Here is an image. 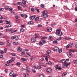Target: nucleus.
<instances>
[{
  "mask_svg": "<svg viewBox=\"0 0 77 77\" xmlns=\"http://www.w3.org/2000/svg\"><path fill=\"white\" fill-rule=\"evenodd\" d=\"M58 50H59V48H58L57 47L54 48L53 49V50L54 51H56V52H57V51H58Z\"/></svg>",
  "mask_w": 77,
  "mask_h": 77,
  "instance_id": "nucleus-8",
  "label": "nucleus"
},
{
  "mask_svg": "<svg viewBox=\"0 0 77 77\" xmlns=\"http://www.w3.org/2000/svg\"><path fill=\"white\" fill-rule=\"evenodd\" d=\"M25 77H29V75L28 73H26Z\"/></svg>",
  "mask_w": 77,
  "mask_h": 77,
  "instance_id": "nucleus-51",
  "label": "nucleus"
},
{
  "mask_svg": "<svg viewBox=\"0 0 77 77\" xmlns=\"http://www.w3.org/2000/svg\"><path fill=\"white\" fill-rule=\"evenodd\" d=\"M43 16L44 18H47V17H48V15L47 14H44L41 15V17H42Z\"/></svg>",
  "mask_w": 77,
  "mask_h": 77,
  "instance_id": "nucleus-10",
  "label": "nucleus"
},
{
  "mask_svg": "<svg viewBox=\"0 0 77 77\" xmlns=\"http://www.w3.org/2000/svg\"><path fill=\"white\" fill-rule=\"evenodd\" d=\"M70 64H71V63H64L63 65V66L64 68H66H66H67V67H68V65H69Z\"/></svg>",
  "mask_w": 77,
  "mask_h": 77,
  "instance_id": "nucleus-4",
  "label": "nucleus"
},
{
  "mask_svg": "<svg viewBox=\"0 0 77 77\" xmlns=\"http://www.w3.org/2000/svg\"><path fill=\"white\" fill-rule=\"evenodd\" d=\"M32 71L33 72H36V70L35 69H33L32 70Z\"/></svg>",
  "mask_w": 77,
  "mask_h": 77,
  "instance_id": "nucleus-63",
  "label": "nucleus"
},
{
  "mask_svg": "<svg viewBox=\"0 0 77 77\" xmlns=\"http://www.w3.org/2000/svg\"><path fill=\"white\" fill-rule=\"evenodd\" d=\"M58 65H57L55 66V69H58Z\"/></svg>",
  "mask_w": 77,
  "mask_h": 77,
  "instance_id": "nucleus-40",
  "label": "nucleus"
},
{
  "mask_svg": "<svg viewBox=\"0 0 77 77\" xmlns=\"http://www.w3.org/2000/svg\"><path fill=\"white\" fill-rule=\"evenodd\" d=\"M15 40H17V39H18V37L17 36H15Z\"/></svg>",
  "mask_w": 77,
  "mask_h": 77,
  "instance_id": "nucleus-33",
  "label": "nucleus"
},
{
  "mask_svg": "<svg viewBox=\"0 0 77 77\" xmlns=\"http://www.w3.org/2000/svg\"><path fill=\"white\" fill-rule=\"evenodd\" d=\"M17 75H17V74H14L12 75V76L13 77H17Z\"/></svg>",
  "mask_w": 77,
  "mask_h": 77,
  "instance_id": "nucleus-32",
  "label": "nucleus"
},
{
  "mask_svg": "<svg viewBox=\"0 0 77 77\" xmlns=\"http://www.w3.org/2000/svg\"><path fill=\"white\" fill-rule=\"evenodd\" d=\"M13 45H17V44H18V43L17 42H13Z\"/></svg>",
  "mask_w": 77,
  "mask_h": 77,
  "instance_id": "nucleus-19",
  "label": "nucleus"
},
{
  "mask_svg": "<svg viewBox=\"0 0 77 77\" xmlns=\"http://www.w3.org/2000/svg\"><path fill=\"white\" fill-rule=\"evenodd\" d=\"M63 38L64 39H66V40H67V41H68L69 40V39H71V38H69L66 36H64Z\"/></svg>",
  "mask_w": 77,
  "mask_h": 77,
  "instance_id": "nucleus-6",
  "label": "nucleus"
},
{
  "mask_svg": "<svg viewBox=\"0 0 77 77\" xmlns=\"http://www.w3.org/2000/svg\"><path fill=\"white\" fill-rule=\"evenodd\" d=\"M13 74H14V72H13V71L9 73V75L11 76V75L12 76Z\"/></svg>",
  "mask_w": 77,
  "mask_h": 77,
  "instance_id": "nucleus-20",
  "label": "nucleus"
},
{
  "mask_svg": "<svg viewBox=\"0 0 77 77\" xmlns=\"http://www.w3.org/2000/svg\"><path fill=\"white\" fill-rule=\"evenodd\" d=\"M63 38V37H60L59 38H58L57 40H58V41H60V40H61V39H62Z\"/></svg>",
  "mask_w": 77,
  "mask_h": 77,
  "instance_id": "nucleus-37",
  "label": "nucleus"
},
{
  "mask_svg": "<svg viewBox=\"0 0 77 77\" xmlns=\"http://www.w3.org/2000/svg\"><path fill=\"white\" fill-rule=\"evenodd\" d=\"M9 32L11 34H12V33H14V30H13V29H10Z\"/></svg>",
  "mask_w": 77,
  "mask_h": 77,
  "instance_id": "nucleus-12",
  "label": "nucleus"
},
{
  "mask_svg": "<svg viewBox=\"0 0 77 77\" xmlns=\"http://www.w3.org/2000/svg\"><path fill=\"white\" fill-rule=\"evenodd\" d=\"M27 54L28 56H31V54L30 53V52L28 53Z\"/></svg>",
  "mask_w": 77,
  "mask_h": 77,
  "instance_id": "nucleus-43",
  "label": "nucleus"
},
{
  "mask_svg": "<svg viewBox=\"0 0 77 77\" xmlns=\"http://www.w3.org/2000/svg\"><path fill=\"white\" fill-rule=\"evenodd\" d=\"M48 65H51V61H49V62L48 63Z\"/></svg>",
  "mask_w": 77,
  "mask_h": 77,
  "instance_id": "nucleus-62",
  "label": "nucleus"
},
{
  "mask_svg": "<svg viewBox=\"0 0 77 77\" xmlns=\"http://www.w3.org/2000/svg\"><path fill=\"white\" fill-rule=\"evenodd\" d=\"M5 65L7 66H9V64L8 62H7L5 63Z\"/></svg>",
  "mask_w": 77,
  "mask_h": 77,
  "instance_id": "nucleus-22",
  "label": "nucleus"
},
{
  "mask_svg": "<svg viewBox=\"0 0 77 77\" xmlns=\"http://www.w3.org/2000/svg\"><path fill=\"white\" fill-rule=\"evenodd\" d=\"M74 50L73 49H69V51L68 52L66 53V54L69 57L71 58V57H72V56H73L72 52H74Z\"/></svg>",
  "mask_w": 77,
  "mask_h": 77,
  "instance_id": "nucleus-1",
  "label": "nucleus"
},
{
  "mask_svg": "<svg viewBox=\"0 0 77 77\" xmlns=\"http://www.w3.org/2000/svg\"><path fill=\"white\" fill-rule=\"evenodd\" d=\"M58 51L59 53H61L62 51V49H60Z\"/></svg>",
  "mask_w": 77,
  "mask_h": 77,
  "instance_id": "nucleus-35",
  "label": "nucleus"
},
{
  "mask_svg": "<svg viewBox=\"0 0 77 77\" xmlns=\"http://www.w3.org/2000/svg\"><path fill=\"white\" fill-rule=\"evenodd\" d=\"M42 67L41 66H37V69H41Z\"/></svg>",
  "mask_w": 77,
  "mask_h": 77,
  "instance_id": "nucleus-54",
  "label": "nucleus"
},
{
  "mask_svg": "<svg viewBox=\"0 0 77 77\" xmlns=\"http://www.w3.org/2000/svg\"><path fill=\"white\" fill-rule=\"evenodd\" d=\"M20 30L21 32H23L24 31V29H23V28H21L20 29Z\"/></svg>",
  "mask_w": 77,
  "mask_h": 77,
  "instance_id": "nucleus-27",
  "label": "nucleus"
},
{
  "mask_svg": "<svg viewBox=\"0 0 77 77\" xmlns=\"http://www.w3.org/2000/svg\"><path fill=\"white\" fill-rule=\"evenodd\" d=\"M21 54H22V55H24V54H25V51H23L22 52Z\"/></svg>",
  "mask_w": 77,
  "mask_h": 77,
  "instance_id": "nucleus-47",
  "label": "nucleus"
},
{
  "mask_svg": "<svg viewBox=\"0 0 77 77\" xmlns=\"http://www.w3.org/2000/svg\"><path fill=\"white\" fill-rule=\"evenodd\" d=\"M8 9H9V7H5V10H7Z\"/></svg>",
  "mask_w": 77,
  "mask_h": 77,
  "instance_id": "nucleus-46",
  "label": "nucleus"
},
{
  "mask_svg": "<svg viewBox=\"0 0 77 77\" xmlns=\"http://www.w3.org/2000/svg\"><path fill=\"white\" fill-rule=\"evenodd\" d=\"M35 16H32L30 17V18L31 19V20H33L35 18Z\"/></svg>",
  "mask_w": 77,
  "mask_h": 77,
  "instance_id": "nucleus-17",
  "label": "nucleus"
},
{
  "mask_svg": "<svg viewBox=\"0 0 77 77\" xmlns=\"http://www.w3.org/2000/svg\"><path fill=\"white\" fill-rule=\"evenodd\" d=\"M38 45L41 47L43 45V43H42V42L40 41L38 43Z\"/></svg>",
  "mask_w": 77,
  "mask_h": 77,
  "instance_id": "nucleus-16",
  "label": "nucleus"
},
{
  "mask_svg": "<svg viewBox=\"0 0 77 77\" xmlns=\"http://www.w3.org/2000/svg\"><path fill=\"white\" fill-rule=\"evenodd\" d=\"M26 69L27 70V72H30V71L29 70V67H26Z\"/></svg>",
  "mask_w": 77,
  "mask_h": 77,
  "instance_id": "nucleus-34",
  "label": "nucleus"
},
{
  "mask_svg": "<svg viewBox=\"0 0 77 77\" xmlns=\"http://www.w3.org/2000/svg\"><path fill=\"white\" fill-rule=\"evenodd\" d=\"M33 68H34L35 69H38L37 66H33Z\"/></svg>",
  "mask_w": 77,
  "mask_h": 77,
  "instance_id": "nucleus-45",
  "label": "nucleus"
},
{
  "mask_svg": "<svg viewBox=\"0 0 77 77\" xmlns=\"http://www.w3.org/2000/svg\"><path fill=\"white\" fill-rule=\"evenodd\" d=\"M56 25V23H52L51 24V26H52V27H54V26H55V25Z\"/></svg>",
  "mask_w": 77,
  "mask_h": 77,
  "instance_id": "nucleus-21",
  "label": "nucleus"
},
{
  "mask_svg": "<svg viewBox=\"0 0 77 77\" xmlns=\"http://www.w3.org/2000/svg\"><path fill=\"white\" fill-rule=\"evenodd\" d=\"M39 77H44V75L43 74H41L39 75Z\"/></svg>",
  "mask_w": 77,
  "mask_h": 77,
  "instance_id": "nucleus-44",
  "label": "nucleus"
},
{
  "mask_svg": "<svg viewBox=\"0 0 77 77\" xmlns=\"http://www.w3.org/2000/svg\"><path fill=\"white\" fill-rule=\"evenodd\" d=\"M47 53L48 54H50L51 53V51L50 50H48L47 51Z\"/></svg>",
  "mask_w": 77,
  "mask_h": 77,
  "instance_id": "nucleus-29",
  "label": "nucleus"
},
{
  "mask_svg": "<svg viewBox=\"0 0 77 77\" xmlns=\"http://www.w3.org/2000/svg\"><path fill=\"white\" fill-rule=\"evenodd\" d=\"M5 23H6V24H11L12 22L11 21H8V20H6L5 21Z\"/></svg>",
  "mask_w": 77,
  "mask_h": 77,
  "instance_id": "nucleus-13",
  "label": "nucleus"
},
{
  "mask_svg": "<svg viewBox=\"0 0 77 77\" xmlns=\"http://www.w3.org/2000/svg\"><path fill=\"white\" fill-rule=\"evenodd\" d=\"M60 62L62 63H65L66 62V60L65 59L62 60H60Z\"/></svg>",
  "mask_w": 77,
  "mask_h": 77,
  "instance_id": "nucleus-15",
  "label": "nucleus"
},
{
  "mask_svg": "<svg viewBox=\"0 0 77 77\" xmlns=\"http://www.w3.org/2000/svg\"><path fill=\"white\" fill-rule=\"evenodd\" d=\"M33 24V22L32 21H30L28 22V24L32 25Z\"/></svg>",
  "mask_w": 77,
  "mask_h": 77,
  "instance_id": "nucleus-18",
  "label": "nucleus"
},
{
  "mask_svg": "<svg viewBox=\"0 0 77 77\" xmlns=\"http://www.w3.org/2000/svg\"><path fill=\"white\" fill-rule=\"evenodd\" d=\"M66 72H64L62 76V77H64L65 75H66Z\"/></svg>",
  "mask_w": 77,
  "mask_h": 77,
  "instance_id": "nucleus-26",
  "label": "nucleus"
},
{
  "mask_svg": "<svg viewBox=\"0 0 77 77\" xmlns=\"http://www.w3.org/2000/svg\"><path fill=\"white\" fill-rule=\"evenodd\" d=\"M73 63L74 64H77V60H73Z\"/></svg>",
  "mask_w": 77,
  "mask_h": 77,
  "instance_id": "nucleus-23",
  "label": "nucleus"
},
{
  "mask_svg": "<svg viewBox=\"0 0 77 77\" xmlns=\"http://www.w3.org/2000/svg\"><path fill=\"white\" fill-rule=\"evenodd\" d=\"M20 27L23 28H24L25 27V26L24 25H22L20 26Z\"/></svg>",
  "mask_w": 77,
  "mask_h": 77,
  "instance_id": "nucleus-39",
  "label": "nucleus"
},
{
  "mask_svg": "<svg viewBox=\"0 0 77 77\" xmlns=\"http://www.w3.org/2000/svg\"><path fill=\"white\" fill-rule=\"evenodd\" d=\"M44 57L45 58V60L46 61L48 60V58L50 57V56L48 54H46L44 55Z\"/></svg>",
  "mask_w": 77,
  "mask_h": 77,
  "instance_id": "nucleus-3",
  "label": "nucleus"
},
{
  "mask_svg": "<svg viewBox=\"0 0 77 77\" xmlns=\"http://www.w3.org/2000/svg\"><path fill=\"white\" fill-rule=\"evenodd\" d=\"M6 51H7V49L6 48H5L4 49V53H6Z\"/></svg>",
  "mask_w": 77,
  "mask_h": 77,
  "instance_id": "nucleus-28",
  "label": "nucleus"
},
{
  "mask_svg": "<svg viewBox=\"0 0 77 77\" xmlns=\"http://www.w3.org/2000/svg\"><path fill=\"white\" fill-rule=\"evenodd\" d=\"M47 13H48V12L46 10L43 11L42 12L43 14H47Z\"/></svg>",
  "mask_w": 77,
  "mask_h": 77,
  "instance_id": "nucleus-14",
  "label": "nucleus"
},
{
  "mask_svg": "<svg viewBox=\"0 0 77 77\" xmlns=\"http://www.w3.org/2000/svg\"><path fill=\"white\" fill-rule=\"evenodd\" d=\"M3 18V17L2 16L0 15V20H2Z\"/></svg>",
  "mask_w": 77,
  "mask_h": 77,
  "instance_id": "nucleus-58",
  "label": "nucleus"
},
{
  "mask_svg": "<svg viewBox=\"0 0 77 77\" xmlns=\"http://www.w3.org/2000/svg\"><path fill=\"white\" fill-rule=\"evenodd\" d=\"M9 11H12V10H13V8H10L9 9Z\"/></svg>",
  "mask_w": 77,
  "mask_h": 77,
  "instance_id": "nucleus-50",
  "label": "nucleus"
},
{
  "mask_svg": "<svg viewBox=\"0 0 77 77\" xmlns=\"http://www.w3.org/2000/svg\"><path fill=\"white\" fill-rule=\"evenodd\" d=\"M7 45L8 46H9V47H11V44L9 43V42H8V43H7Z\"/></svg>",
  "mask_w": 77,
  "mask_h": 77,
  "instance_id": "nucleus-38",
  "label": "nucleus"
},
{
  "mask_svg": "<svg viewBox=\"0 0 77 77\" xmlns=\"http://www.w3.org/2000/svg\"><path fill=\"white\" fill-rule=\"evenodd\" d=\"M75 11H77V7H75Z\"/></svg>",
  "mask_w": 77,
  "mask_h": 77,
  "instance_id": "nucleus-64",
  "label": "nucleus"
},
{
  "mask_svg": "<svg viewBox=\"0 0 77 77\" xmlns=\"http://www.w3.org/2000/svg\"><path fill=\"white\" fill-rule=\"evenodd\" d=\"M39 18L38 17H36L35 19V21H37L38 20Z\"/></svg>",
  "mask_w": 77,
  "mask_h": 77,
  "instance_id": "nucleus-59",
  "label": "nucleus"
},
{
  "mask_svg": "<svg viewBox=\"0 0 77 77\" xmlns=\"http://www.w3.org/2000/svg\"><path fill=\"white\" fill-rule=\"evenodd\" d=\"M12 56H15V54H14V53H12L11 54Z\"/></svg>",
  "mask_w": 77,
  "mask_h": 77,
  "instance_id": "nucleus-57",
  "label": "nucleus"
},
{
  "mask_svg": "<svg viewBox=\"0 0 77 77\" xmlns=\"http://www.w3.org/2000/svg\"><path fill=\"white\" fill-rule=\"evenodd\" d=\"M0 45H4V44L2 42H0Z\"/></svg>",
  "mask_w": 77,
  "mask_h": 77,
  "instance_id": "nucleus-60",
  "label": "nucleus"
},
{
  "mask_svg": "<svg viewBox=\"0 0 77 77\" xmlns=\"http://www.w3.org/2000/svg\"><path fill=\"white\" fill-rule=\"evenodd\" d=\"M23 7H24L25 8H26V7H27V5H26V4H25L23 5Z\"/></svg>",
  "mask_w": 77,
  "mask_h": 77,
  "instance_id": "nucleus-55",
  "label": "nucleus"
},
{
  "mask_svg": "<svg viewBox=\"0 0 77 77\" xmlns=\"http://www.w3.org/2000/svg\"><path fill=\"white\" fill-rule=\"evenodd\" d=\"M52 71V70L51 69V68H48L46 70V71L47 72H48V73H50V72H51V71Z\"/></svg>",
  "mask_w": 77,
  "mask_h": 77,
  "instance_id": "nucleus-5",
  "label": "nucleus"
},
{
  "mask_svg": "<svg viewBox=\"0 0 77 77\" xmlns=\"http://www.w3.org/2000/svg\"><path fill=\"white\" fill-rule=\"evenodd\" d=\"M70 45L69 44H68L66 46V49H68V48L69 47Z\"/></svg>",
  "mask_w": 77,
  "mask_h": 77,
  "instance_id": "nucleus-25",
  "label": "nucleus"
},
{
  "mask_svg": "<svg viewBox=\"0 0 77 77\" xmlns=\"http://www.w3.org/2000/svg\"><path fill=\"white\" fill-rule=\"evenodd\" d=\"M0 53L1 54H4V52L3 51H0Z\"/></svg>",
  "mask_w": 77,
  "mask_h": 77,
  "instance_id": "nucleus-52",
  "label": "nucleus"
},
{
  "mask_svg": "<svg viewBox=\"0 0 77 77\" xmlns=\"http://www.w3.org/2000/svg\"><path fill=\"white\" fill-rule=\"evenodd\" d=\"M35 10L37 12H39V9L36 8L35 9Z\"/></svg>",
  "mask_w": 77,
  "mask_h": 77,
  "instance_id": "nucleus-48",
  "label": "nucleus"
},
{
  "mask_svg": "<svg viewBox=\"0 0 77 77\" xmlns=\"http://www.w3.org/2000/svg\"><path fill=\"white\" fill-rule=\"evenodd\" d=\"M42 25H41V24H38V25L37 26V27H42Z\"/></svg>",
  "mask_w": 77,
  "mask_h": 77,
  "instance_id": "nucleus-36",
  "label": "nucleus"
},
{
  "mask_svg": "<svg viewBox=\"0 0 77 77\" xmlns=\"http://www.w3.org/2000/svg\"><path fill=\"white\" fill-rule=\"evenodd\" d=\"M22 3L23 4H26V1L25 0H23L22 2Z\"/></svg>",
  "mask_w": 77,
  "mask_h": 77,
  "instance_id": "nucleus-30",
  "label": "nucleus"
},
{
  "mask_svg": "<svg viewBox=\"0 0 77 77\" xmlns=\"http://www.w3.org/2000/svg\"><path fill=\"white\" fill-rule=\"evenodd\" d=\"M42 42L43 43H46V41L43 40H42Z\"/></svg>",
  "mask_w": 77,
  "mask_h": 77,
  "instance_id": "nucleus-49",
  "label": "nucleus"
},
{
  "mask_svg": "<svg viewBox=\"0 0 77 77\" xmlns=\"http://www.w3.org/2000/svg\"><path fill=\"white\" fill-rule=\"evenodd\" d=\"M36 41V39L35 37H32L31 38L32 42H35Z\"/></svg>",
  "mask_w": 77,
  "mask_h": 77,
  "instance_id": "nucleus-9",
  "label": "nucleus"
},
{
  "mask_svg": "<svg viewBox=\"0 0 77 77\" xmlns=\"http://www.w3.org/2000/svg\"><path fill=\"white\" fill-rule=\"evenodd\" d=\"M47 30L49 32H51L52 30V28L51 27H48L47 28Z\"/></svg>",
  "mask_w": 77,
  "mask_h": 77,
  "instance_id": "nucleus-7",
  "label": "nucleus"
},
{
  "mask_svg": "<svg viewBox=\"0 0 77 77\" xmlns=\"http://www.w3.org/2000/svg\"><path fill=\"white\" fill-rule=\"evenodd\" d=\"M40 38L41 39H47V37L45 36L44 37L42 36Z\"/></svg>",
  "mask_w": 77,
  "mask_h": 77,
  "instance_id": "nucleus-11",
  "label": "nucleus"
},
{
  "mask_svg": "<svg viewBox=\"0 0 77 77\" xmlns=\"http://www.w3.org/2000/svg\"><path fill=\"white\" fill-rule=\"evenodd\" d=\"M11 14L13 15H15V12L14 11H12L11 12Z\"/></svg>",
  "mask_w": 77,
  "mask_h": 77,
  "instance_id": "nucleus-31",
  "label": "nucleus"
},
{
  "mask_svg": "<svg viewBox=\"0 0 77 77\" xmlns=\"http://www.w3.org/2000/svg\"><path fill=\"white\" fill-rule=\"evenodd\" d=\"M41 8H44V4H41Z\"/></svg>",
  "mask_w": 77,
  "mask_h": 77,
  "instance_id": "nucleus-42",
  "label": "nucleus"
},
{
  "mask_svg": "<svg viewBox=\"0 0 77 77\" xmlns=\"http://www.w3.org/2000/svg\"><path fill=\"white\" fill-rule=\"evenodd\" d=\"M15 18L16 19H18V18H19V17H18V16L17 15L15 16Z\"/></svg>",
  "mask_w": 77,
  "mask_h": 77,
  "instance_id": "nucleus-53",
  "label": "nucleus"
},
{
  "mask_svg": "<svg viewBox=\"0 0 77 77\" xmlns=\"http://www.w3.org/2000/svg\"><path fill=\"white\" fill-rule=\"evenodd\" d=\"M21 59L22 61H26L27 60V59L24 58H22Z\"/></svg>",
  "mask_w": 77,
  "mask_h": 77,
  "instance_id": "nucleus-24",
  "label": "nucleus"
},
{
  "mask_svg": "<svg viewBox=\"0 0 77 77\" xmlns=\"http://www.w3.org/2000/svg\"><path fill=\"white\" fill-rule=\"evenodd\" d=\"M7 62H8V63H11V62H12V61L11 60H9Z\"/></svg>",
  "mask_w": 77,
  "mask_h": 77,
  "instance_id": "nucleus-56",
  "label": "nucleus"
},
{
  "mask_svg": "<svg viewBox=\"0 0 77 77\" xmlns=\"http://www.w3.org/2000/svg\"><path fill=\"white\" fill-rule=\"evenodd\" d=\"M61 30L60 29H57L56 30L55 34L57 35H58L59 36H61L63 34L62 32H61Z\"/></svg>",
  "mask_w": 77,
  "mask_h": 77,
  "instance_id": "nucleus-2",
  "label": "nucleus"
},
{
  "mask_svg": "<svg viewBox=\"0 0 77 77\" xmlns=\"http://www.w3.org/2000/svg\"><path fill=\"white\" fill-rule=\"evenodd\" d=\"M15 39V36H12L11 37V39Z\"/></svg>",
  "mask_w": 77,
  "mask_h": 77,
  "instance_id": "nucleus-61",
  "label": "nucleus"
},
{
  "mask_svg": "<svg viewBox=\"0 0 77 77\" xmlns=\"http://www.w3.org/2000/svg\"><path fill=\"white\" fill-rule=\"evenodd\" d=\"M35 38H38V35L37 34H35Z\"/></svg>",
  "mask_w": 77,
  "mask_h": 77,
  "instance_id": "nucleus-41",
  "label": "nucleus"
}]
</instances>
